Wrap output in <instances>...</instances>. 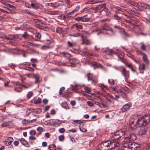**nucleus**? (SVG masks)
<instances>
[{
	"mask_svg": "<svg viewBox=\"0 0 150 150\" xmlns=\"http://www.w3.org/2000/svg\"><path fill=\"white\" fill-rule=\"evenodd\" d=\"M115 143L111 142L110 140L107 141L103 142L100 144L98 147V150H109L108 147H110V146L115 145Z\"/></svg>",
	"mask_w": 150,
	"mask_h": 150,
	"instance_id": "f257e3e1",
	"label": "nucleus"
},
{
	"mask_svg": "<svg viewBox=\"0 0 150 150\" xmlns=\"http://www.w3.org/2000/svg\"><path fill=\"white\" fill-rule=\"evenodd\" d=\"M150 122V115H145L142 117L141 120H138L136 123L139 125V126H145L149 124Z\"/></svg>",
	"mask_w": 150,
	"mask_h": 150,
	"instance_id": "f03ea898",
	"label": "nucleus"
},
{
	"mask_svg": "<svg viewBox=\"0 0 150 150\" xmlns=\"http://www.w3.org/2000/svg\"><path fill=\"white\" fill-rule=\"evenodd\" d=\"M106 4H101L99 5L98 6L95 7L94 9L95 10V12L98 13L100 12L103 11L107 12V10L105 8V6Z\"/></svg>",
	"mask_w": 150,
	"mask_h": 150,
	"instance_id": "7ed1b4c3",
	"label": "nucleus"
},
{
	"mask_svg": "<svg viewBox=\"0 0 150 150\" xmlns=\"http://www.w3.org/2000/svg\"><path fill=\"white\" fill-rule=\"evenodd\" d=\"M122 75L125 77V79L126 81H127V79L129 77V74L128 71L126 70L123 68L122 70L121 71Z\"/></svg>",
	"mask_w": 150,
	"mask_h": 150,
	"instance_id": "20e7f679",
	"label": "nucleus"
},
{
	"mask_svg": "<svg viewBox=\"0 0 150 150\" xmlns=\"http://www.w3.org/2000/svg\"><path fill=\"white\" fill-rule=\"evenodd\" d=\"M50 123L49 124L51 126L53 125H60L61 122L58 120H55L54 119H51L50 120Z\"/></svg>",
	"mask_w": 150,
	"mask_h": 150,
	"instance_id": "39448f33",
	"label": "nucleus"
},
{
	"mask_svg": "<svg viewBox=\"0 0 150 150\" xmlns=\"http://www.w3.org/2000/svg\"><path fill=\"white\" fill-rule=\"evenodd\" d=\"M33 78L35 79V81L34 82L35 83H40L41 81L40 76L38 74H35Z\"/></svg>",
	"mask_w": 150,
	"mask_h": 150,
	"instance_id": "423d86ee",
	"label": "nucleus"
},
{
	"mask_svg": "<svg viewBox=\"0 0 150 150\" xmlns=\"http://www.w3.org/2000/svg\"><path fill=\"white\" fill-rule=\"evenodd\" d=\"M131 106V104L129 103L125 104L122 108V111L123 112L127 111Z\"/></svg>",
	"mask_w": 150,
	"mask_h": 150,
	"instance_id": "0eeeda50",
	"label": "nucleus"
},
{
	"mask_svg": "<svg viewBox=\"0 0 150 150\" xmlns=\"http://www.w3.org/2000/svg\"><path fill=\"white\" fill-rule=\"evenodd\" d=\"M124 133H125L124 132L120 131V132H119V133H117L116 134H115L114 137L116 139H119L123 135H124Z\"/></svg>",
	"mask_w": 150,
	"mask_h": 150,
	"instance_id": "6e6552de",
	"label": "nucleus"
},
{
	"mask_svg": "<svg viewBox=\"0 0 150 150\" xmlns=\"http://www.w3.org/2000/svg\"><path fill=\"white\" fill-rule=\"evenodd\" d=\"M148 129L147 128H142L139 131V134L140 135H143L146 134Z\"/></svg>",
	"mask_w": 150,
	"mask_h": 150,
	"instance_id": "1a4fd4ad",
	"label": "nucleus"
},
{
	"mask_svg": "<svg viewBox=\"0 0 150 150\" xmlns=\"http://www.w3.org/2000/svg\"><path fill=\"white\" fill-rule=\"evenodd\" d=\"M86 76L87 78L88 81H91L92 83H94L95 82V81L93 79V75L90 73H88L86 75Z\"/></svg>",
	"mask_w": 150,
	"mask_h": 150,
	"instance_id": "9d476101",
	"label": "nucleus"
},
{
	"mask_svg": "<svg viewBox=\"0 0 150 150\" xmlns=\"http://www.w3.org/2000/svg\"><path fill=\"white\" fill-rule=\"evenodd\" d=\"M20 142L23 145L27 147H29L30 146L28 143L23 138H21V139Z\"/></svg>",
	"mask_w": 150,
	"mask_h": 150,
	"instance_id": "9b49d317",
	"label": "nucleus"
},
{
	"mask_svg": "<svg viewBox=\"0 0 150 150\" xmlns=\"http://www.w3.org/2000/svg\"><path fill=\"white\" fill-rule=\"evenodd\" d=\"M60 4L59 2H56L54 3H50L48 4V5L47 6L52 7L54 8H56L60 6Z\"/></svg>",
	"mask_w": 150,
	"mask_h": 150,
	"instance_id": "f8f14e48",
	"label": "nucleus"
},
{
	"mask_svg": "<svg viewBox=\"0 0 150 150\" xmlns=\"http://www.w3.org/2000/svg\"><path fill=\"white\" fill-rule=\"evenodd\" d=\"M19 83H17V86L14 89V91L16 92H19L21 91V89L22 88L23 86L21 85H19Z\"/></svg>",
	"mask_w": 150,
	"mask_h": 150,
	"instance_id": "ddd939ff",
	"label": "nucleus"
},
{
	"mask_svg": "<svg viewBox=\"0 0 150 150\" xmlns=\"http://www.w3.org/2000/svg\"><path fill=\"white\" fill-rule=\"evenodd\" d=\"M142 54L143 56L142 57L143 61L146 64H149V62L148 59L146 55L145 54L143 53H142Z\"/></svg>",
	"mask_w": 150,
	"mask_h": 150,
	"instance_id": "4468645a",
	"label": "nucleus"
},
{
	"mask_svg": "<svg viewBox=\"0 0 150 150\" xmlns=\"http://www.w3.org/2000/svg\"><path fill=\"white\" fill-rule=\"evenodd\" d=\"M99 86L100 88L102 91L103 92L105 91V89L108 90V88L107 86H104L103 84H100L99 85Z\"/></svg>",
	"mask_w": 150,
	"mask_h": 150,
	"instance_id": "2eb2a0df",
	"label": "nucleus"
},
{
	"mask_svg": "<svg viewBox=\"0 0 150 150\" xmlns=\"http://www.w3.org/2000/svg\"><path fill=\"white\" fill-rule=\"evenodd\" d=\"M12 121H8V122H5L4 123H3L1 125V126L3 127H6L8 126H10L11 125H12Z\"/></svg>",
	"mask_w": 150,
	"mask_h": 150,
	"instance_id": "dca6fc26",
	"label": "nucleus"
},
{
	"mask_svg": "<svg viewBox=\"0 0 150 150\" xmlns=\"http://www.w3.org/2000/svg\"><path fill=\"white\" fill-rule=\"evenodd\" d=\"M80 8V6H77L76 8L72 10L71 12H70L68 13V15H71L75 13L77 11H78Z\"/></svg>",
	"mask_w": 150,
	"mask_h": 150,
	"instance_id": "f3484780",
	"label": "nucleus"
},
{
	"mask_svg": "<svg viewBox=\"0 0 150 150\" xmlns=\"http://www.w3.org/2000/svg\"><path fill=\"white\" fill-rule=\"evenodd\" d=\"M35 40L36 41H39L41 38V35L39 33H35Z\"/></svg>",
	"mask_w": 150,
	"mask_h": 150,
	"instance_id": "a211bd4d",
	"label": "nucleus"
},
{
	"mask_svg": "<svg viewBox=\"0 0 150 150\" xmlns=\"http://www.w3.org/2000/svg\"><path fill=\"white\" fill-rule=\"evenodd\" d=\"M46 13L51 15H57L58 14V12L57 11H46Z\"/></svg>",
	"mask_w": 150,
	"mask_h": 150,
	"instance_id": "6ab92c4d",
	"label": "nucleus"
},
{
	"mask_svg": "<svg viewBox=\"0 0 150 150\" xmlns=\"http://www.w3.org/2000/svg\"><path fill=\"white\" fill-rule=\"evenodd\" d=\"M104 97L106 98L107 99H108V98H112L113 99H115L112 95L107 93H105Z\"/></svg>",
	"mask_w": 150,
	"mask_h": 150,
	"instance_id": "aec40b11",
	"label": "nucleus"
},
{
	"mask_svg": "<svg viewBox=\"0 0 150 150\" xmlns=\"http://www.w3.org/2000/svg\"><path fill=\"white\" fill-rule=\"evenodd\" d=\"M124 11V9H122L120 8L117 7L115 10L116 13H120Z\"/></svg>",
	"mask_w": 150,
	"mask_h": 150,
	"instance_id": "412c9836",
	"label": "nucleus"
},
{
	"mask_svg": "<svg viewBox=\"0 0 150 150\" xmlns=\"http://www.w3.org/2000/svg\"><path fill=\"white\" fill-rule=\"evenodd\" d=\"M78 62L77 60H76L74 59H72L70 60V63L71 65H75L76 64L78 63Z\"/></svg>",
	"mask_w": 150,
	"mask_h": 150,
	"instance_id": "4be33fe9",
	"label": "nucleus"
},
{
	"mask_svg": "<svg viewBox=\"0 0 150 150\" xmlns=\"http://www.w3.org/2000/svg\"><path fill=\"white\" fill-rule=\"evenodd\" d=\"M119 145L118 143H115V145H114V146L113 147H111L110 148H108L109 150H117L118 148L117 147V146Z\"/></svg>",
	"mask_w": 150,
	"mask_h": 150,
	"instance_id": "5701e85b",
	"label": "nucleus"
},
{
	"mask_svg": "<svg viewBox=\"0 0 150 150\" xmlns=\"http://www.w3.org/2000/svg\"><path fill=\"white\" fill-rule=\"evenodd\" d=\"M61 106L63 108L66 109V110L69 109V107L66 103H63L61 104Z\"/></svg>",
	"mask_w": 150,
	"mask_h": 150,
	"instance_id": "b1692460",
	"label": "nucleus"
},
{
	"mask_svg": "<svg viewBox=\"0 0 150 150\" xmlns=\"http://www.w3.org/2000/svg\"><path fill=\"white\" fill-rule=\"evenodd\" d=\"M23 69L25 70L29 71H34V69L33 68L28 67H24Z\"/></svg>",
	"mask_w": 150,
	"mask_h": 150,
	"instance_id": "393cba45",
	"label": "nucleus"
},
{
	"mask_svg": "<svg viewBox=\"0 0 150 150\" xmlns=\"http://www.w3.org/2000/svg\"><path fill=\"white\" fill-rule=\"evenodd\" d=\"M9 39L13 40L14 39L17 38L18 37L16 35H8Z\"/></svg>",
	"mask_w": 150,
	"mask_h": 150,
	"instance_id": "a878e982",
	"label": "nucleus"
},
{
	"mask_svg": "<svg viewBox=\"0 0 150 150\" xmlns=\"http://www.w3.org/2000/svg\"><path fill=\"white\" fill-rule=\"evenodd\" d=\"M53 47V46L48 45H44L42 47V49L43 50H46L47 49H51Z\"/></svg>",
	"mask_w": 150,
	"mask_h": 150,
	"instance_id": "bb28decb",
	"label": "nucleus"
},
{
	"mask_svg": "<svg viewBox=\"0 0 150 150\" xmlns=\"http://www.w3.org/2000/svg\"><path fill=\"white\" fill-rule=\"evenodd\" d=\"M81 35L80 33H72L69 35L70 36L76 37L80 36Z\"/></svg>",
	"mask_w": 150,
	"mask_h": 150,
	"instance_id": "cd10ccee",
	"label": "nucleus"
},
{
	"mask_svg": "<svg viewBox=\"0 0 150 150\" xmlns=\"http://www.w3.org/2000/svg\"><path fill=\"white\" fill-rule=\"evenodd\" d=\"M50 150H56V147L55 145L54 144H50L49 146Z\"/></svg>",
	"mask_w": 150,
	"mask_h": 150,
	"instance_id": "c85d7f7f",
	"label": "nucleus"
},
{
	"mask_svg": "<svg viewBox=\"0 0 150 150\" xmlns=\"http://www.w3.org/2000/svg\"><path fill=\"white\" fill-rule=\"evenodd\" d=\"M94 67H96L99 68H101L102 69H104L105 70H106V69L104 68L102 65L100 64H95Z\"/></svg>",
	"mask_w": 150,
	"mask_h": 150,
	"instance_id": "c756f323",
	"label": "nucleus"
},
{
	"mask_svg": "<svg viewBox=\"0 0 150 150\" xmlns=\"http://www.w3.org/2000/svg\"><path fill=\"white\" fill-rule=\"evenodd\" d=\"M62 53L65 57H67L68 58H69L71 57V55L69 53H67L65 52H62Z\"/></svg>",
	"mask_w": 150,
	"mask_h": 150,
	"instance_id": "7c9ffc66",
	"label": "nucleus"
},
{
	"mask_svg": "<svg viewBox=\"0 0 150 150\" xmlns=\"http://www.w3.org/2000/svg\"><path fill=\"white\" fill-rule=\"evenodd\" d=\"M75 20L78 21H82L83 22V16L81 17H77L75 18Z\"/></svg>",
	"mask_w": 150,
	"mask_h": 150,
	"instance_id": "2f4dec72",
	"label": "nucleus"
},
{
	"mask_svg": "<svg viewBox=\"0 0 150 150\" xmlns=\"http://www.w3.org/2000/svg\"><path fill=\"white\" fill-rule=\"evenodd\" d=\"M35 74L34 73L31 74H26V76L29 78H33Z\"/></svg>",
	"mask_w": 150,
	"mask_h": 150,
	"instance_id": "473e14b6",
	"label": "nucleus"
},
{
	"mask_svg": "<svg viewBox=\"0 0 150 150\" xmlns=\"http://www.w3.org/2000/svg\"><path fill=\"white\" fill-rule=\"evenodd\" d=\"M122 62L124 63L125 65L130 69L132 67V66L131 64H128V63H125L123 60H122Z\"/></svg>",
	"mask_w": 150,
	"mask_h": 150,
	"instance_id": "72a5a7b5",
	"label": "nucleus"
},
{
	"mask_svg": "<svg viewBox=\"0 0 150 150\" xmlns=\"http://www.w3.org/2000/svg\"><path fill=\"white\" fill-rule=\"evenodd\" d=\"M22 36L25 39L28 38V35L26 32H25L22 35Z\"/></svg>",
	"mask_w": 150,
	"mask_h": 150,
	"instance_id": "f704fd0d",
	"label": "nucleus"
},
{
	"mask_svg": "<svg viewBox=\"0 0 150 150\" xmlns=\"http://www.w3.org/2000/svg\"><path fill=\"white\" fill-rule=\"evenodd\" d=\"M74 25L77 28L79 29L83 28V26L82 25L78 24H75Z\"/></svg>",
	"mask_w": 150,
	"mask_h": 150,
	"instance_id": "c9c22d12",
	"label": "nucleus"
},
{
	"mask_svg": "<svg viewBox=\"0 0 150 150\" xmlns=\"http://www.w3.org/2000/svg\"><path fill=\"white\" fill-rule=\"evenodd\" d=\"M91 18H85V16H83V22H88L91 21Z\"/></svg>",
	"mask_w": 150,
	"mask_h": 150,
	"instance_id": "e433bc0d",
	"label": "nucleus"
},
{
	"mask_svg": "<svg viewBox=\"0 0 150 150\" xmlns=\"http://www.w3.org/2000/svg\"><path fill=\"white\" fill-rule=\"evenodd\" d=\"M139 69L140 70H144L145 69V66L143 64L139 66Z\"/></svg>",
	"mask_w": 150,
	"mask_h": 150,
	"instance_id": "4c0bfd02",
	"label": "nucleus"
},
{
	"mask_svg": "<svg viewBox=\"0 0 150 150\" xmlns=\"http://www.w3.org/2000/svg\"><path fill=\"white\" fill-rule=\"evenodd\" d=\"M25 13H26L28 14H29L30 15L32 16H35V14L33 12H31L28 10H26L25 11Z\"/></svg>",
	"mask_w": 150,
	"mask_h": 150,
	"instance_id": "58836bf2",
	"label": "nucleus"
},
{
	"mask_svg": "<svg viewBox=\"0 0 150 150\" xmlns=\"http://www.w3.org/2000/svg\"><path fill=\"white\" fill-rule=\"evenodd\" d=\"M29 133L31 136H33L36 134V132L35 130H33L30 131Z\"/></svg>",
	"mask_w": 150,
	"mask_h": 150,
	"instance_id": "ea45409f",
	"label": "nucleus"
},
{
	"mask_svg": "<svg viewBox=\"0 0 150 150\" xmlns=\"http://www.w3.org/2000/svg\"><path fill=\"white\" fill-rule=\"evenodd\" d=\"M124 137L125 139V140H127V141H130L131 140V136L130 135H129L128 137H126L125 136V134L124 135Z\"/></svg>",
	"mask_w": 150,
	"mask_h": 150,
	"instance_id": "a19ab883",
	"label": "nucleus"
},
{
	"mask_svg": "<svg viewBox=\"0 0 150 150\" xmlns=\"http://www.w3.org/2000/svg\"><path fill=\"white\" fill-rule=\"evenodd\" d=\"M33 93L32 91L29 92L27 94V97L28 99H29L33 96Z\"/></svg>",
	"mask_w": 150,
	"mask_h": 150,
	"instance_id": "79ce46f5",
	"label": "nucleus"
},
{
	"mask_svg": "<svg viewBox=\"0 0 150 150\" xmlns=\"http://www.w3.org/2000/svg\"><path fill=\"white\" fill-rule=\"evenodd\" d=\"M56 31L57 33H60L62 32V28L59 27H57V28Z\"/></svg>",
	"mask_w": 150,
	"mask_h": 150,
	"instance_id": "37998d69",
	"label": "nucleus"
},
{
	"mask_svg": "<svg viewBox=\"0 0 150 150\" xmlns=\"http://www.w3.org/2000/svg\"><path fill=\"white\" fill-rule=\"evenodd\" d=\"M59 140L60 141H63L64 139V137L63 135H61L59 137Z\"/></svg>",
	"mask_w": 150,
	"mask_h": 150,
	"instance_id": "c03bdc74",
	"label": "nucleus"
},
{
	"mask_svg": "<svg viewBox=\"0 0 150 150\" xmlns=\"http://www.w3.org/2000/svg\"><path fill=\"white\" fill-rule=\"evenodd\" d=\"M82 122V121L79 120H74L73 122V123L74 124H75V123H76L78 124H81Z\"/></svg>",
	"mask_w": 150,
	"mask_h": 150,
	"instance_id": "a18cd8bd",
	"label": "nucleus"
},
{
	"mask_svg": "<svg viewBox=\"0 0 150 150\" xmlns=\"http://www.w3.org/2000/svg\"><path fill=\"white\" fill-rule=\"evenodd\" d=\"M103 29L106 30H111V29L107 25H105L103 28Z\"/></svg>",
	"mask_w": 150,
	"mask_h": 150,
	"instance_id": "49530a36",
	"label": "nucleus"
},
{
	"mask_svg": "<svg viewBox=\"0 0 150 150\" xmlns=\"http://www.w3.org/2000/svg\"><path fill=\"white\" fill-rule=\"evenodd\" d=\"M37 131L41 133L43 131V129L42 127H38L37 128Z\"/></svg>",
	"mask_w": 150,
	"mask_h": 150,
	"instance_id": "de8ad7c7",
	"label": "nucleus"
},
{
	"mask_svg": "<svg viewBox=\"0 0 150 150\" xmlns=\"http://www.w3.org/2000/svg\"><path fill=\"white\" fill-rule=\"evenodd\" d=\"M86 92L87 93H89L91 91V89L88 87H86L84 88Z\"/></svg>",
	"mask_w": 150,
	"mask_h": 150,
	"instance_id": "09e8293b",
	"label": "nucleus"
},
{
	"mask_svg": "<svg viewBox=\"0 0 150 150\" xmlns=\"http://www.w3.org/2000/svg\"><path fill=\"white\" fill-rule=\"evenodd\" d=\"M41 100L37 99L34 100V103L35 104H39L41 103Z\"/></svg>",
	"mask_w": 150,
	"mask_h": 150,
	"instance_id": "8fccbe9b",
	"label": "nucleus"
},
{
	"mask_svg": "<svg viewBox=\"0 0 150 150\" xmlns=\"http://www.w3.org/2000/svg\"><path fill=\"white\" fill-rule=\"evenodd\" d=\"M65 89L64 87H62L60 88L59 90V94L61 95L62 94L63 92L64 91Z\"/></svg>",
	"mask_w": 150,
	"mask_h": 150,
	"instance_id": "3c124183",
	"label": "nucleus"
},
{
	"mask_svg": "<svg viewBox=\"0 0 150 150\" xmlns=\"http://www.w3.org/2000/svg\"><path fill=\"white\" fill-rule=\"evenodd\" d=\"M31 5L34 8H36L38 7V5L36 4L31 3Z\"/></svg>",
	"mask_w": 150,
	"mask_h": 150,
	"instance_id": "603ef678",
	"label": "nucleus"
},
{
	"mask_svg": "<svg viewBox=\"0 0 150 150\" xmlns=\"http://www.w3.org/2000/svg\"><path fill=\"white\" fill-rule=\"evenodd\" d=\"M43 23L42 22L38 20L37 23L36 25L39 26H40L42 25Z\"/></svg>",
	"mask_w": 150,
	"mask_h": 150,
	"instance_id": "864d4df0",
	"label": "nucleus"
},
{
	"mask_svg": "<svg viewBox=\"0 0 150 150\" xmlns=\"http://www.w3.org/2000/svg\"><path fill=\"white\" fill-rule=\"evenodd\" d=\"M7 140H8L9 142H10L11 144L13 141V138L10 137L8 138Z\"/></svg>",
	"mask_w": 150,
	"mask_h": 150,
	"instance_id": "5fc2aeb1",
	"label": "nucleus"
},
{
	"mask_svg": "<svg viewBox=\"0 0 150 150\" xmlns=\"http://www.w3.org/2000/svg\"><path fill=\"white\" fill-rule=\"evenodd\" d=\"M71 86H72V89L73 91H77V89L76 88L77 86L76 85L75 86H72V85H71Z\"/></svg>",
	"mask_w": 150,
	"mask_h": 150,
	"instance_id": "6e6d98bb",
	"label": "nucleus"
},
{
	"mask_svg": "<svg viewBox=\"0 0 150 150\" xmlns=\"http://www.w3.org/2000/svg\"><path fill=\"white\" fill-rule=\"evenodd\" d=\"M65 131V129L64 128H60L59 129V132L60 133H63Z\"/></svg>",
	"mask_w": 150,
	"mask_h": 150,
	"instance_id": "4d7b16f0",
	"label": "nucleus"
},
{
	"mask_svg": "<svg viewBox=\"0 0 150 150\" xmlns=\"http://www.w3.org/2000/svg\"><path fill=\"white\" fill-rule=\"evenodd\" d=\"M4 143L5 145L6 146H8L11 144L10 142H9L8 140L5 141L4 142Z\"/></svg>",
	"mask_w": 150,
	"mask_h": 150,
	"instance_id": "13d9d810",
	"label": "nucleus"
},
{
	"mask_svg": "<svg viewBox=\"0 0 150 150\" xmlns=\"http://www.w3.org/2000/svg\"><path fill=\"white\" fill-rule=\"evenodd\" d=\"M88 105L90 106H93V104L91 102L88 101L87 102Z\"/></svg>",
	"mask_w": 150,
	"mask_h": 150,
	"instance_id": "bf43d9fd",
	"label": "nucleus"
},
{
	"mask_svg": "<svg viewBox=\"0 0 150 150\" xmlns=\"http://www.w3.org/2000/svg\"><path fill=\"white\" fill-rule=\"evenodd\" d=\"M141 48L143 50H146V46L144 44H143L141 46Z\"/></svg>",
	"mask_w": 150,
	"mask_h": 150,
	"instance_id": "052dcab7",
	"label": "nucleus"
},
{
	"mask_svg": "<svg viewBox=\"0 0 150 150\" xmlns=\"http://www.w3.org/2000/svg\"><path fill=\"white\" fill-rule=\"evenodd\" d=\"M45 125H49V126H51V125H50V124H49V123H50V120H48L47 121H45Z\"/></svg>",
	"mask_w": 150,
	"mask_h": 150,
	"instance_id": "680f3d73",
	"label": "nucleus"
},
{
	"mask_svg": "<svg viewBox=\"0 0 150 150\" xmlns=\"http://www.w3.org/2000/svg\"><path fill=\"white\" fill-rule=\"evenodd\" d=\"M130 125V126L131 128L132 129H134V127H135V125H134L133 122H131V123Z\"/></svg>",
	"mask_w": 150,
	"mask_h": 150,
	"instance_id": "e2e57ef3",
	"label": "nucleus"
},
{
	"mask_svg": "<svg viewBox=\"0 0 150 150\" xmlns=\"http://www.w3.org/2000/svg\"><path fill=\"white\" fill-rule=\"evenodd\" d=\"M58 65H65V63L59 61L58 62Z\"/></svg>",
	"mask_w": 150,
	"mask_h": 150,
	"instance_id": "0e129e2a",
	"label": "nucleus"
},
{
	"mask_svg": "<svg viewBox=\"0 0 150 150\" xmlns=\"http://www.w3.org/2000/svg\"><path fill=\"white\" fill-rule=\"evenodd\" d=\"M50 113L51 115H54L55 113V111L54 109H52L51 110Z\"/></svg>",
	"mask_w": 150,
	"mask_h": 150,
	"instance_id": "69168bd1",
	"label": "nucleus"
},
{
	"mask_svg": "<svg viewBox=\"0 0 150 150\" xmlns=\"http://www.w3.org/2000/svg\"><path fill=\"white\" fill-rule=\"evenodd\" d=\"M70 104L73 106L74 105L76 104V102L74 100H71L70 102Z\"/></svg>",
	"mask_w": 150,
	"mask_h": 150,
	"instance_id": "338daca9",
	"label": "nucleus"
},
{
	"mask_svg": "<svg viewBox=\"0 0 150 150\" xmlns=\"http://www.w3.org/2000/svg\"><path fill=\"white\" fill-rule=\"evenodd\" d=\"M146 92L147 94H150V85L148 87Z\"/></svg>",
	"mask_w": 150,
	"mask_h": 150,
	"instance_id": "774afa93",
	"label": "nucleus"
}]
</instances>
